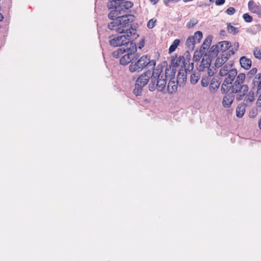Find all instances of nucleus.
Masks as SVG:
<instances>
[{
	"label": "nucleus",
	"mask_w": 261,
	"mask_h": 261,
	"mask_svg": "<svg viewBox=\"0 0 261 261\" xmlns=\"http://www.w3.org/2000/svg\"><path fill=\"white\" fill-rule=\"evenodd\" d=\"M113 1H115V2L118 5V6L119 7L120 5L122 3V2L124 0H113Z\"/></svg>",
	"instance_id": "nucleus-45"
},
{
	"label": "nucleus",
	"mask_w": 261,
	"mask_h": 261,
	"mask_svg": "<svg viewBox=\"0 0 261 261\" xmlns=\"http://www.w3.org/2000/svg\"><path fill=\"white\" fill-rule=\"evenodd\" d=\"M191 37H194V39H195V40L196 41V42L199 43L202 38V33L201 31H198L196 32L194 35Z\"/></svg>",
	"instance_id": "nucleus-28"
},
{
	"label": "nucleus",
	"mask_w": 261,
	"mask_h": 261,
	"mask_svg": "<svg viewBox=\"0 0 261 261\" xmlns=\"http://www.w3.org/2000/svg\"><path fill=\"white\" fill-rule=\"evenodd\" d=\"M248 86L247 85L241 86H232V93H236V99L241 100L248 91Z\"/></svg>",
	"instance_id": "nucleus-5"
},
{
	"label": "nucleus",
	"mask_w": 261,
	"mask_h": 261,
	"mask_svg": "<svg viewBox=\"0 0 261 261\" xmlns=\"http://www.w3.org/2000/svg\"><path fill=\"white\" fill-rule=\"evenodd\" d=\"M220 83L216 77H213L211 81L209 88L211 92L215 91L220 86Z\"/></svg>",
	"instance_id": "nucleus-15"
},
{
	"label": "nucleus",
	"mask_w": 261,
	"mask_h": 261,
	"mask_svg": "<svg viewBox=\"0 0 261 261\" xmlns=\"http://www.w3.org/2000/svg\"><path fill=\"white\" fill-rule=\"evenodd\" d=\"M178 82L174 78L171 79L167 85V91L170 94H173L177 90Z\"/></svg>",
	"instance_id": "nucleus-7"
},
{
	"label": "nucleus",
	"mask_w": 261,
	"mask_h": 261,
	"mask_svg": "<svg viewBox=\"0 0 261 261\" xmlns=\"http://www.w3.org/2000/svg\"><path fill=\"white\" fill-rule=\"evenodd\" d=\"M240 62L241 66L245 69H249L252 65L251 60L245 56L240 58Z\"/></svg>",
	"instance_id": "nucleus-11"
},
{
	"label": "nucleus",
	"mask_w": 261,
	"mask_h": 261,
	"mask_svg": "<svg viewBox=\"0 0 261 261\" xmlns=\"http://www.w3.org/2000/svg\"><path fill=\"white\" fill-rule=\"evenodd\" d=\"M180 74H181V73L179 72V73L178 74V76H177L178 79H179L180 78Z\"/></svg>",
	"instance_id": "nucleus-51"
},
{
	"label": "nucleus",
	"mask_w": 261,
	"mask_h": 261,
	"mask_svg": "<svg viewBox=\"0 0 261 261\" xmlns=\"http://www.w3.org/2000/svg\"><path fill=\"white\" fill-rule=\"evenodd\" d=\"M201 85L203 87H206L209 83V79L208 77L202 78L201 81Z\"/></svg>",
	"instance_id": "nucleus-38"
},
{
	"label": "nucleus",
	"mask_w": 261,
	"mask_h": 261,
	"mask_svg": "<svg viewBox=\"0 0 261 261\" xmlns=\"http://www.w3.org/2000/svg\"><path fill=\"white\" fill-rule=\"evenodd\" d=\"M134 20L132 15H123L109 23L108 27L111 30H115L120 34H125L133 36L135 38L138 36L136 30L130 26V23Z\"/></svg>",
	"instance_id": "nucleus-2"
},
{
	"label": "nucleus",
	"mask_w": 261,
	"mask_h": 261,
	"mask_svg": "<svg viewBox=\"0 0 261 261\" xmlns=\"http://www.w3.org/2000/svg\"><path fill=\"white\" fill-rule=\"evenodd\" d=\"M4 19V16L2 13H0V21H2Z\"/></svg>",
	"instance_id": "nucleus-47"
},
{
	"label": "nucleus",
	"mask_w": 261,
	"mask_h": 261,
	"mask_svg": "<svg viewBox=\"0 0 261 261\" xmlns=\"http://www.w3.org/2000/svg\"><path fill=\"white\" fill-rule=\"evenodd\" d=\"M257 103L259 106H261V96H259Z\"/></svg>",
	"instance_id": "nucleus-46"
},
{
	"label": "nucleus",
	"mask_w": 261,
	"mask_h": 261,
	"mask_svg": "<svg viewBox=\"0 0 261 261\" xmlns=\"http://www.w3.org/2000/svg\"><path fill=\"white\" fill-rule=\"evenodd\" d=\"M217 44L218 49H219L220 51H222V53L225 52L231 46L230 42L228 41H221L219 42Z\"/></svg>",
	"instance_id": "nucleus-13"
},
{
	"label": "nucleus",
	"mask_w": 261,
	"mask_h": 261,
	"mask_svg": "<svg viewBox=\"0 0 261 261\" xmlns=\"http://www.w3.org/2000/svg\"><path fill=\"white\" fill-rule=\"evenodd\" d=\"M257 115L256 111L255 110H252L249 113V116L251 118H254Z\"/></svg>",
	"instance_id": "nucleus-42"
},
{
	"label": "nucleus",
	"mask_w": 261,
	"mask_h": 261,
	"mask_svg": "<svg viewBox=\"0 0 261 261\" xmlns=\"http://www.w3.org/2000/svg\"><path fill=\"white\" fill-rule=\"evenodd\" d=\"M208 74L210 76H212L213 75V73L212 74H210V72H208Z\"/></svg>",
	"instance_id": "nucleus-53"
},
{
	"label": "nucleus",
	"mask_w": 261,
	"mask_h": 261,
	"mask_svg": "<svg viewBox=\"0 0 261 261\" xmlns=\"http://www.w3.org/2000/svg\"><path fill=\"white\" fill-rule=\"evenodd\" d=\"M233 100L234 95L232 92H230L229 93L227 94L224 96L223 98V106L225 108H229L233 102Z\"/></svg>",
	"instance_id": "nucleus-8"
},
{
	"label": "nucleus",
	"mask_w": 261,
	"mask_h": 261,
	"mask_svg": "<svg viewBox=\"0 0 261 261\" xmlns=\"http://www.w3.org/2000/svg\"><path fill=\"white\" fill-rule=\"evenodd\" d=\"M156 61L154 60H150V56L145 55L142 56L136 62L130 63L129 66V70L130 72H141L146 67H153L155 66Z\"/></svg>",
	"instance_id": "nucleus-3"
},
{
	"label": "nucleus",
	"mask_w": 261,
	"mask_h": 261,
	"mask_svg": "<svg viewBox=\"0 0 261 261\" xmlns=\"http://www.w3.org/2000/svg\"><path fill=\"white\" fill-rule=\"evenodd\" d=\"M257 71V69L256 68H252L248 73L247 76L249 78H252L253 75H254Z\"/></svg>",
	"instance_id": "nucleus-35"
},
{
	"label": "nucleus",
	"mask_w": 261,
	"mask_h": 261,
	"mask_svg": "<svg viewBox=\"0 0 261 261\" xmlns=\"http://www.w3.org/2000/svg\"><path fill=\"white\" fill-rule=\"evenodd\" d=\"M236 79V80L235 81L234 83H233L232 86H241V85H244V80L245 79L246 75L244 73H240L238 75Z\"/></svg>",
	"instance_id": "nucleus-16"
},
{
	"label": "nucleus",
	"mask_w": 261,
	"mask_h": 261,
	"mask_svg": "<svg viewBox=\"0 0 261 261\" xmlns=\"http://www.w3.org/2000/svg\"><path fill=\"white\" fill-rule=\"evenodd\" d=\"M180 42L179 39H177L174 40L169 49L170 53L173 52L176 49L177 47L179 45Z\"/></svg>",
	"instance_id": "nucleus-26"
},
{
	"label": "nucleus",
	"mask_w": 261,
	"mask_h": 261,
	"mask_svg": "<svg viewBox=\"0 0 261 261\" xmlns=\"http://www.w3.org/2000/svg\"><path fill=\"white\" fill-rule=\"evenodd\" d=\"M245 112V106L244 105H239L236 109V115L239 118H241Z\"/></svg>",
	"instance_id": "nucleus-18"
},
{
	"label": "nucleus",
	"mask_w": 261,
	"mask_h": 261,
	"mask_svg": "<svg viewBox=\"0 0 261 261\" xmlns=\"http://www.w3.org/2000/svg\"><path fill=\"white\" fill-rule=\"evenodd\" d=\"M243 19L247 22H250L252 21V17L248 13H245L243 15Z\"/></svg>",
	"instance_id": "nucleus-36"
},
{
	"label": "nucleus",
	"mask_w": 261,
	"mask_h": 261,
	"mask_svg": "<svg viewBox=\"0 0 261 261\" xmlns=\"http://www.w3.org/2000/svg\"><path fill=\"white\" fill-rule=\"evenodd\" d=\"M107 6L109 9H116V8H119L118 5L115 2V1H113V0H109V2L108 3Z\"/></svg>",
	"instance_id": "nucleus-32"
},
{
	"label": "nucleus",
	"mask_w": 261,
	"mask_h": 261,
	"mask_svg": "<svg viewBox=\"0 0 261 261\" xmlns=\"http://www.w3.org/2000/svg\"><path fill=\"white\" fill-rule=\"evenodd\" d=\"M169 69L166 68L163 71V67L158 65L154 68L152 75L150 71H147L141 74L136 81L135 87L133 90L134 94L136 96L140 95L142 93L143 88L147 85L149 80V90L154 91L156 89L160 92L165 90L166 85V80Z\"/></svg>",
	"instance_id": "nucleus-1"
},
{
	"label": "nucleus",
	"mask_w": 261,
	"mask_h": 261,
	"mask_svg": "<svg viewBox=\"0 0 261 261\" xmlns=\"http://www.w3.org/2000/svg\"><path fill=\"white\" fill-rule=\"evenodd\" d=\"M133 36L125 34L111 38V37H109L110 44L113 46H122L126 48L128 47L129 48H133V51H137V48L136 44L133 42L132 39H133Z\"/></svg>",
	"instance_id": "nucleus-4"
},
{
	"label": "nucleus",
	"mask_w": 261,
	"mask_h": 261,
	"mask_svg": "<svg viewBox=\"0 0 261 261\" xmlns=\"http://www.w3.org/2000/svg\"><path fill=\"white\" fill-rule=\"evenodd\" d=\"M237 73L238 72L236 69L231 70L230 71H229V72L227 74V75L224 76H226V78L224 81L226 83H229L231 84L232 82L237 76Z\"/></svg>",
	"instance_id": "nucleus-10"
},
{
	"label": "nucleus",
	"mask_w": 261,
	"mask_h": 261,
	"mask_svg": "<svg viewBox=\"0 0 261 261\" xmlns=\"http://www.w3.org/2000/svg\"><path fill=\"white\" fill-rule=\"evenodd\" d=\"M253 55L255 58L261 59V49L257 47H255L253 49Z\"/></svg>",
	"instance_id": "nucleus-33"
},
{
	"label": "nucleus",
	"mask_w": 261,
	"mask_h": 261,
	"mask_svg": "<svg viewBox=\"0 0 261 261\" xmlns=\"http://www.w3.org/2000/svg\"><path fill=\"white\" fill-rule=\"evenodd\" d=\"M150 1L153 4H155L158 2V0H150Z\"/></svg>",
	"instance_id": "nucleus-48"
},
{
	"label": "nucleus",
	"mask_w": 261,
	"mask_h": 261,
	"mask_svg": "<svg viewBox=\"0 0 261 261\" xmlns=\"http://www.w3.org/2000/svg\"><path fill=\"white\" fill-rule=\"evenodd\" d=\"M156 19H151L147 23V27L149 29H152L155 25Z\"/></svg>",
	"instance_id": "nucleus-37"
},
{
	"label": "nucleus",
	"mask_w": 261,
	"mask_h": 261,
	"mask_svg": "<svg viewBox=\"0 0 261 261\" xmlns=\"http://www.w3.org/2000/svg\"><path fill=\"white\" fill-rule=\"evenodd\" d=\"M184 58L182 57H179L176 60V64L178 65H180V63L181 62L182 63H184Z\"/></svg>",
	"instance_id": "nucleus-43"
},
{
	"label": "nucleus",
	"mask_w": 261,
	"mask_h": 261,
	"mask_svg": "<svg viewBox=\"0 0 261 261\" xmlns=\"http://www.w3.org/2000/svg\"><path fill=\"white\" fill-rule=\"evenodd\" d=\"M227 30L229 33L233 35L237 34L239 32L238 28L231 25L230 23L227 25Z\"/></svg>",
	"instance_id": "nucleus-27"
},
{
	"label": "nucleus",
	"mask_w": 261,
	"mask_h": 261,
	"mask_svg": "<svg viewBox=\"0 0 261 261\" xmlns=\"http://www.w3.org/2000/svg\"><path fill=\"white\" fill-rule=\"evenodd\" d=\"M235 12V9L233 7H229L226 10V13L228 15H232Z\"/></svg>",
	"instance_id": "nucleus-39"
},
{
	"label": "nucleus",
	"mask_w": 261,
	"mask_h": 261,
	"mask_svg": "<svg viewBox=\"0 0 261 261\" xmlns=\"http://www.w3.org/2000/svg\"><path fill=\"white\" fill-rule=\"evenodd\" d=\"M133 6V3L128 1L125 0L122 2V3L120 5L119 8L121 11H123V9L128 10V9L132 8Z\"/></svg>",
	"instance_id": "nucleus-20"
},
{
	"label": "nucleus",
	"mask_w": 261,
	"mask_h": 261,
	"mask_svg": "<svg viewBox=\"0 0 261 261\" xmlns=\"http://www.w3.org/2000/svg\"><path fill=\"white\" fill-rule=\"evenodd\" d=\"M220 51L218 47V44L213 45L210 48V54L212 56H216Z\"/></svg>",
	"instance_id": "nucleus-31"
},
{
	"label": "nucleus",
	"mask_w": 261,
	"mask_h": 261,
	"mask_svg": "<svg viewBox=\"0 0 261 261\" xmlns=\"http://www.w3.org/2000/svg\"><path fill=\"white\" fill-rule=\"evenodd\" d=\"M229 83H226L225 82L223 81L222 86H221V91L223 93H226L228 92L230 89L232 88V86Z\"/></svg>",
	"instance_id": "nucleus-22"
},
{
	"label": "nucleus",
	"mask_w": 261,
	"mask_h": 261,
	"mask_svg": "<svg viewBox=\"0 0 261 261\" xmlns=\"http://www.w3.org/2000/svg\"><path fill=\"white\" fill-rule=\"evenodd\" d=\"M169 2L168 1H165V3L167 4V3Z\"/></svg>",
	"instance_id": "nucleus-54"
},
{
	"label": "nucleus",
	"mask_w": 261,
	"mask_h": 261,
	"mask_svg": "<svg viewBox=\"0 0 261 261\" xmlns=\"http://www.w3.org/2000/svg\"><path fill=\"white\" fill-rule=\"evenodd\" d=\"M120 14H121V11L120 9L116 8V9H113L109 13L108 17L110 19L114 20L115 19H117L119 17H121Z\"/></svg>",
	"instance_id": "nucleus-14"
},
{
	"label": "nucleus",
	"mask_w": 261,
	"mask_h": 261,
	"mask_svg": "<svg viewBox=\"0 0 261 261\" xmlns=\"http://www.w3.org/2000/svg\"><path fill=\"white\" fill-rule=\"evenodd\" d=\"M229 56L227 53L223 54L221 57H218L215 61V65L216 67L219 68L221 67L229 59Z\"/></svg>",
	"instance_id": "nucleus-9"
},
{
	"label": "nucleus",
	"mask_w": 261,
	"mask_h": 261,
	"mask_svg": "<svg viewBox=\"0 0 261 261\" xmlns=\"http://www.w3.org/2000/svg\"><path fill=\"white\" fill-rule=\"evenodd\" d=\"M258 125H259V127L260 129H261V118L259 120Z\"/></svg>",
	"instance_id": "nucleus-49"
},
{
	"label": "nucleus",
	"mask_w": 261,
	"mask_h": 261,
	"mask_svg": "<svg viewBox=\"0 0 261 261\" xmlns=\"http://www.w3.org/2000/svg\"><path fill=\"white\" fill-rule=\"evenodd\" d=\"M249 10L252 12H256L257 10V7L253 1H250L248 4Z\"/></svg>",
	"instance_id": "nucleus-29"
},
{
	"label": "nucleus",
	"mask_w": 261,
	"mask_h": 261,
	"mask_svg": "<svg viewBox=\"0 0 261 261\" xmlns=\"http://www.w3.org/2000/svg\"><path fill=\"white\" fill-rule=\"evenodd\" d=\"M232 68V64H226L223 66L220 69L219 75L221 76L227 75V74L231 70H234Z\"/></svg>",
	"instance_id": "nucleus-12"
},
{
	"label": "nucleus",
	"mask_w": 261,
	"mask_h": 261,
	"mask_svg": "<svg viewBox=\"0 0 261 261\" xmlns=\"http://www.w3.org/2000/svg\"><path fill=\"white\" fill-rule=\"evenodd\" d=\"M199 60V59L198 58V57H196V60Z\"/></svg>",
	"instance_id": "nucleus-55"
},
{
	"label": "nucleus",
	"mask_w": 261,
	"mask_h": 261,
	"mask_svg": "<svg viewBox=\"0 0 261 261\" xmlns=\"http://www.w3.org/2000/svg\"><path fill=\"white\" fill-rule=\"evenodd\" d=\"M179 0H168V2H170V1H171V2H177Z\"/></svg>",
	"instance_id": "nucleus-50"
},
{
	"label": "nucleus",
	"mask_w": 261,
	"mask_h": 261,
	"mask_svg": "<svg viewBox=\"0 0 261 261\" xmlns=\"http://www.w3.org/2000/svg\"><path fill=\"white\" fill-rule=\"evenodd\" d=\"M230 47H231V48L229 50L228 54V56H229V57L231 55H234L235 52L238 49L239 44L238 42H234Z\"/></svg>",
	"instance_id": "nucleus-25"
},
{
	"label": "nucleus",
	"mask_w": 261,
	"mask_h": 261,
	"mask_svg": "<svg viewBox=\"0 0 261 261\" xmlns=\"http://www.w3.org/2000/svg\"><path fill=\"white\" fill-rule=\"evenodd\" d=\"M261 82V73H258L255 77L254 78L252 84L253 85V87H252V89L255 90V87L259 84V82Z\"/></svg>",
	"instance_id": "nucleus-24"
},
{
	"label": "nucleus",
	"mask_w": 261,
	"mask_h": 261,
	"mask_svg": "<svg viewBox=\"0 0 261 261\" xmlns=\"http://www.w3.org/2000/svg\"><path fill=\"white\" fill-rule=\"evenodd\" d=\"M185 67H186L185 66ZM193 67H194V63H191V64H189V65L187 67H186V73H188V72H190L191 70H192L193 69Z\"/></svg>",
	"instance_id": "nucleus-40"
},
{
	"label": "nucleus",
	"mask_w": 261,
	"mask_h": 261,
	"mask_svg": "<svg viewBox=\"0 0 261 261\" xmlns=\"http://www.w3.org/2000/svg\"><path fill=\"white\" fill-rule=\"evenodd\" d=\"M212 36H208L206 37V38L205 39L203 44L201 45V51H202V49H207L210 46L212 42Z\"/></svg>",
	"instance_id": "nucleus-21"
},
{
	"label": "nucleus",
	"mask_w": 261,
	"mask_h": 261,
	"mask_svg": "<svg viewBox=\"0 0 261 261\" xmlns=\"http://www.w3.org/2000/svg\"><path fill=\"white\" fill-rule=\"evenodd\" d=\"M225 0H216L215 3L217 6L222 5L224 4Z\"/></svg>",
	"instance_id": "nucleus-44"
},
{
	"label": "nucleus",
	"mask_w": 261,
	"mask_h": 261,
	"mask_svg": "<svg viewBox=\"0 0 261 261\" xmlns=\"http://www.w3.org/2000/svg\"><path fill=\"white\" fill-rule=\"evenodd\" d=\"M181 76H182V79L183 80H184V79H185V74H184V73H182V74L181 75Z\"/></svg>",
	"instance_id": "nucleus-52"
},
{
	"label": "nucleus",
	"mask_w": 261,
	"mask_h": 261,
	"mask_svg": "<svg viewBox=\"0 0 261 261\" xmlns=\"http://www.w3.org/2000/svg\"><path fill=\"white\" fill-rule=\"evenodd\" d=\"M127 51V53L123 56L120 59V64L121 65H127L129 63L135 58V53L136 51H133V48H130Z\"/></svg>",
	"instance_id": "nucleus-6"
},
{
	"label": "nucleus",
	"mask_w": 261,
	"mask_h": 261,
	"mask_svg": "<svg viewBox=\"0 0 261 261\" xmlns=\"http://www.w3.org/2000/svg\"><path fill=\"white\" fill-rule=\"evenodd\" d=\"M128 47L125 48V47H123L122 48H118L117 50L113 51L112 55L113 57L115 58H118L122 55L124 52L126 51H129L128 49H130Z\"/></svg>",
	"instance_id": "nucleus-17"
},
{
	"label": "nucleus",
	"mask_w": 261,
	"mask_h": 261,
	"mask_svg": "<svg viewBox=\"0 0 261 261\" xmlns=\"http://www.w3.org/2000/svg\"><path fill=\"white\" fill-rule=\"evenodd\" d=\"M199 78H200V76L198 73H192L191 75V79H190L191 83L192 84H195L196 83H197Z\"/></svg>",
	"instance_id": "nucleus-30"
},
{
	"label": "nucleus",
	"mask_w": 261,
	"mask_h": 261,
	"mask_svg": "<svg viewBox=\"0 0 261 261\" xmlns=\"http://www.w3.org/2000/svg\"><path fill=\"white\" fill-rule=\"evenodd\" d=\"M254 90H251L248 94L246 95L244 101H245L246 103L249 102H252L254 100Z\"/></svg>",
	"instance_id": "nucleus-23"
},
{
	"label": "nucleus",
	"mask_w": 261,
	"mask_h": 261,
	"mask_svg": "<svg viewBox=\"0 0 261 261\" xmlns=\"http://www.w3.org/2000/svg\"><path fill=\"white\" fill-rule=\"evenodd\" d=\"M256 87L255 90L256 91V93L259 94V96H261V82H260L259 84Z\"/></svg>",
	"instance_id": "nucleus-41"
},
{
	"label": "nucleus",
	"mask_w": 261,
	"mask_h": 261,
	"mask_svg": "<svg viewBox=\"0 0 261 261\" xmlns=\"http://www.w3.org/2000/svg\"><path fill=\"white\" fill-rule=\"evenodd\" d=\"M198 20L195 18L191 19L187 24V27L188 29H191L194 27L198 23Z\"/></svg>",
	"instance_id": "nucleus-34"
},
{
	"label": "nucleus",
	"mask_w": 261,
	"mask_h": 261,
	"mask_svg": "<svg viewBox=\"0 0 261 261\" xmlns=\"http://www.w3.org/2000/svg\"><path fill=\"white\" fill-rule=\"evenodd\" d=\"M197 43L194 39V37L190 36L186 41V45L189 49L193 50L195 47V44Z\"/></svg>",
	"instance_id": "nucleus-19"
},
{
	"label": "nucleus",
	"mask_w": 261,
	"mask_h": 261,
	"mask_svg": "<svg viewBox=\"0 0 261 261\" xmlns=\"http://www.w3.org/2000/svg\"><path fill=\"white\" fill-rule=\"evenodd\" d=\"M199 60V59L198 58V57H196V60Z\"/></svg>",
	"instance_id": "nucleus-56"
}]
</instances>
